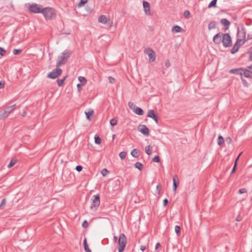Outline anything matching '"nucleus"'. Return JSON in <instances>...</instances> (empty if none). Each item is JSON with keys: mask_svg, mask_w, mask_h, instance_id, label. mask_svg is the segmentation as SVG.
Returning <instances> with one entry per match:
<instances>
[{"mask_svg": "<svg viewBox=\"0 0 252 252\" xmlns=\"http://www.w3.org/2000/svg\"><path fill=\"white\" fill-rule=\"evenodd\" d=\"M71 54L72 52L71 51L67 50L63 51L62 55L58 58L56 66H60L64 64Z\"/></svg>", "mask_w": 252, "mask_h": 252, "instance_id": "f257e3e1", "label": "nucleus"}, {"mask_svg": "<svg viewBox=\"0 0 252 252\" xmlns=\"http://www.w3.org/2000/svg\"><path fill=\"white\" fill-rule=\"evenodd\" d=\"M41 13L46 19H52L56 17L55 10L51 7L43 8Z\"/></svg>", "mask_w": 252, "mask_h": 252, "instance_id": "f03ea898", "label": "nucleus"}, {"mask_svg": "<svg viewBox=\"0 0 252 252\" xmlns=\"http://www.w3.org/2000/svg\"><path fill=\"white\" fill-rule=\"evenodd\" d=\"M118 243L119 244L118 252H123L127 243L126 238L125 234H120Z\"/></svg>", "mask_w": 252, "mask_h": 252, "instance_id": "7ed1b4c3", "label": "nucleus"}, {"mask_svg": "<svg viewBox=\"0 0 252 252\" xmlns=\"http://www.w3.org/2000/svg\"><path fill=\"white\" fill-rule=\"evenodd\" d=\"M222 43L225 48L230 47L232 45V38L228 33H222Z\"/></svg>", "mask_w": 252, "mask_h": 252, "instance_id": "20e7f679", "label": "nucleus"}, {"mask_svg": "<svg viewBox=\"0 0 252 252\" xmlns=\"http://www.w3.org/2000/svg\"><path fill=\"white\" fill-rule=\"evenodd\" d=\"M92 204L90 208L92 210H96L97 207L100 205V195L99 194H96L92 196L91 198Z\"/></svg>", "mask_w": 252, "mask_h": 252, "instance_id": "39448f33", "label": "nucleus"}, {"mask_svg": "<svg viewBox=\"0 0 252 252\" xmlns=\"http://www.w3.org/2000/svg\"><path fill=\"white\" fill-rule=\"evenodd\" d=\"M60 66H56V68L50 72L47 75V77L51 79H56L60 76L63 70L61 68H59Z\"/></svg>", "mask_w": 252, "mask_h": 252, "instance_id": "423d86ee", "label": "nucleus"}, {"mask_svg": "<svg viewBox=\"0 0 252 252\" xmlns=\"http://www.w3.org/2000/svg\"><path fill=\"white\" fill-rule=\"evenodd\" d=\"M29 10L31 12L33 13H41L42 6L36 4V3H32L29 4Z\"/></svg>", "mask_w": 252, "mask_h": 252, "instance_id": "0eeeda50", "label": "nucleus"}, {"mask_svg": "<svg viewBox=\"0 0 252 252\" xmlns=\"http://www.w3.org/2000/svg\"><path fill=\"white\" fill-rule=\"evenodd\" d=\"M237 36L239 37L242 38V39L243 42L242 45L247 41V40H246V32L245 27L243 25L237 28Z\"/></svg>", "mask_w": 252, "mask_h": 252, "instance_id": "6e6552de", "label": "nucleus"}, {"mask_svg": "<svg viewBox=\"0 0 252 252\" xmlns=\"http://www.w3.org/2000/svg\"><path fill=\"white\" fill-rule=\"evenodd\" d=\"M138 130L145 136H148L150 134L149 129L145 125H139L138 126Z\"/></svg>", "mask_w": 252, "mask_h": 252, "instance_id": "1a4fd4ad", "label": "nucleus"}, {"mask_svg": "<svg viewBox=\"0 0 252 252\" xmlns=\"http://www.w3.org/2000/svg\"><path fill=\"white\" fill-rule=\"evenodd\" d=\"M145 52L148 55L150 62H153L155 60L156 53L153 49L149 48Z\"/></svg>", "mask_w": 252, "mask_h": 252, "instance_id": "9d476101", "label": "nucleus"}, {"mask_svg": "<svg viewBox=\"0 0 252 252\" xmlns=\"http://www.w3.org/2000/svg\"><path fill=\"white\" fill-rule=\"evenodd\" d=\"M242 41V39L237 38L236 43H235L233 48L231 49L230 52L231 54H234L238 51L239 49L240 48V44H239V43Z\"/></svg>", "mask_w": 252, "mask_h": 252, "instance_id": "9b49d317", "label": "nucleus"}, {"mask_svg": "<svg viewBox=\"0 0 252 252\" xmlns=\"http://www.w3.org/2000/svg\"><path fill=\"white\" fill-rule=\"evenodd\" d=\"M222 33L221 32H219L214 36L213 40L216 44L219 45L222 42Z\"/></svg>", "mask_w": 252, "mask_h": 252, "instance_id": "f8f14e48", "label": "nucleus"}, {"mask_svg": "<svg viewBox=\"0 0 252 252\" xmlns=\"http://www.w3.org/2000/svg\"><path fill=\"white\" fill-rule=\"evenodd\" d=\"M143 5L144 9V11L145 14L147 15H150V3L146 1H143Z\"/></svg>", "mask_w": 252, "mask_h": 252, "instance_id": "ddd939ff", "label": "nucleus"}, {"mask_svg": "<svg viewBox=\"0 0 252 252\" xmlns=\"http://www.w3.org/2000/svg\"><path fill=\"white\" fill-rule=\"evenodd\" d=\"M179 184V181L178 180V177L177 175H175L173 177V190L174 191H176L178 186Z\"/></svg>", "mask_w": 252, "mask_h": 252, "instance_id": "4468645a", "label": "nucleus"}, {"mask_svg": "<svg viewBox=\"0 0 252 252\" xmlns=\"http://www.w3.org/2000/svg\"><path fill=\"white\" fill-rule=\"evenodd\" d=\"M220 23L224 26L223 29L225 31H226L227 29H228L230 25V22L225 18L221 19L220 20Z\"/></svg>", "mask_w": 252, "mask_h": 252, "instance_id": "2eb2a0df", "label": "nucleus"}, {"mask_svg": "<svg viewBox=\"0 0 252 252\" xmlns=\"http://www.w3.org/2000/svg\"><path fill=\"white\" fill-rule=\"evenodd\" d=\"M242 74H241V77L243 76L247 78H252V74L251 73V71H249L248 69L245 68H243V71H241Z\"/></svg>", "mask_w": 252, "mask_h": 252, "instance_id": "dca6fc26", "label": "nucleus"}, {"mask_svg": "<svg viewBox=\"0 0 252 252\" xmlns=\"http://www.w3.org/2000/svg\"><path fill=\"white\" fill-rule=\"evenodd\" d=\"M242 71H243V67H240L237 68L231 69L229 70L230 73L240 75L242 74Z\"/></svg>", "mask_w": 252, "mask_h": 252, "instance_id": "f3484780", "label": "nucleus"}, {"mask_svg": "<svg viewBox=\"0 0 252 252\" xmlns=\"http://www.w3.org/2000/svg\"><path fill=\"white\" fill-rule=\"evenodd\" d=\"M172 31L173 32L177 33L184 32V30L178 25L174 26L172 28Z\"/></svg>", "mask_w": 252, "mask_h": 252, "instance_id": "a211bd4d", "label": "nucleus"}, {"mask_svg": "<svg viewBox=\"0 0 252 252\" xmlns=\"http://www.w3.org/2000/svg\"><path fill=\"white\" fill-rule=\"evenodd\" d=\"M131 155L133 157L137 158L140 156V151L137 149H134L131 152Z\"/></svg>", "mask_w": 252, "mask_h": 252, "instance_id": "6ab92c4d", "label": "nucleus"}, {"mask_svg": "<svg viewBox=\"0 0 252 252\" xmlns=\"http://www.w3.org/2000/svg\"><path fill=\"white\" fill-rule=\"evenodd\" d=\"M94 113V111L93 110H90L88 112H85L87 119H88L89 121H91L92 120L91 117L93 116Z\"/></svg>", "mask_w": 252, "mask_h": 252, "instance_id": "aec40b11", "label": "nucleus"}, {"mask_svg": "<svg viewBox=\"0 0 252 252\" xmlns=\"http://www.w3.org/2000/svg\"><path fill=\"white\" fill-rule=\"evenodd\" d=\"M134 113L138 115L141 116L143 115L144 111L142 109H141L140 107H137L135 108V109L133 110Z\"/></svg>", "mask_w": 252, "mask_h": 252, "instance_id": "412c9836", "label": "nucleus"}, {"mask_svg": "<svg viewBox=\"0 0 252 252\" xmlns=\"http://www.w3.org/2000/svg\"><path fill=\"white\" fill-rule=\"evenodd\" d=\"M98 20V22L101 23L106 24L107 22V18L106 16L101 15L99 17Z\"/></svg>", "mask_w": 252, "mask_h": 252, "instance_id": "4be33fe9", "label": "nucleus"}, {"mask_svg": "<svg viewBox=\"0 0 252 252\" xmlns=\"http://www.w3.org/2000/svg\"><path fill=\"white\" fill-rule=\"evenodd\" d=\"M83 245L86 252H92V251L89 248L86 238L84 240Z\"/></svg>", "mask_w": 252, "mask_h": 252, "instance_id": "5701e85b", "label": "nucleus"}, {"mask_svg": "<svg viewBox=\"0 0 252 252\" xmlns=\"http://www.w3.org/2000/svg\"><path fill=\"white\" fill-rule=\"evenodd\" d=\"M216 25L217 22L216 21H212L209 24L208 28L209 30L215 29L216 28Z\"/></svg>", "mask_w": 252, "mask_h": 252, "instance_id": "b1692460", "label": "nucleus"}, {"mask_svg": "<svg viewBox=\"0 0 252 252\" xmlns=\"http://www.w3.org/2000/svg\"><path fill=\"white\" fill-rule=\"evenodd\" d=\"M9 114L4 110V112L0 114V120H2L4 121L9 116Z\"/></svg>", "mask_w": 252, "mask_h": 252, "instance_id": "393cba45", "label": "nucleus"}, {"mask_svg": "<svg viewBox=\"0 0 252 252\" xmlns=\"http://www.w3.org/2000/svg\"><path fill=\"white\" fill-rule=\"evenodd\" d=\"M78 80L80 82V84H82L83 85H85L87 83V79L83 76H79L78 77Z\"/></svg>", "mask_w": 252, "mask_h": 252, "instance_id": "a878e982", "label": "nucleus"}, {"mask_svg": "<svg viewBox=\"0 0 252 252\" xmlns=\"http://www.w3.org/2000/svg\"><path fill=\"white\" fill-rule=\"evenodd\" d=\"M67 77V76L66 75V76H64L63 79H58L57 80L58 85L59 87H62L63 86L64 81L66 79Z\"/></svg>", "mask_w": 252, "mask_h": 252, "instance_id": "bb28decb", "label": "nucleus"}, {"mask_svg": "<svg viewBox=\"0 0 252 252\" xmlns=\"http://www.w3.org/2000/svg\"><path fill=\"white\" fill-rule=\"evenodd\" d=\"M224 141H224L223 137L220 135H219L218 140V144L220 146H221L224 143Z\"/></svg>", "mask_w": 252, "mask_h": 252, "instance_id": "cd10ccee", "label": "nucleus"}, {"mask_svg": "<svg viewBox=\"0 0 252 252\" xmlns=\"http://www.w3.org/2000/svg\"><path fill=\"white\" fill-rule=\"evenodd\" d=\"M218 0H212L208 6V8L216 7L217 6V2Z\"/></svg>", "mask_w": 252, "mask_h": 252, "instance_id": "c85d7f7f", "label": "nucleus"}, {"mask_svg": "<svg viewBox=\"0 0 252 252\" xmlns=\"http://www.w3.org/2000/svg\"><path fill=\"white\" fill-rule=\"evenodd\" d=\"M143 166V164L139 162H137L134 164L135 168L139 169L140 171L142 170Z\"/></svg>", "mask_w": 252, "mask_h": 252, "instance_id": "c756f323", "label": "nucleus"}, {"mask_svg": "<svg viewBox=\"0 0 252 252\" xmlns=\"http://www.w3.org/2000/svg\"><path fill=\"white\" fill-rule=\"evenodd\" d=\"M145 152L148 155H151L152 153V149L150 145L147 146L145 148Z\"/></svg>", "mask_w": 252, "mask_h": 252, "instance_id": "7c9ffc66", "label": "nucleus"}, {"mask_svg": "<svg viewBox=\"0 0 252 252\" xmlns=\"http://www.w3.org/2000/svg\"><path fill=\"white\" fill-rule=\"evenodd\" d=\"M156 115L155 111L154 110H149L147 114V117L152 118Z\"/></svg>", "mask_w": 252, "mask_h": 252, "instance_id": "2f4dec72", "label": "nucleus"}, {"mask_svg": "<svg viewBox=\"0 0 252 252\" xmlns=\"http://www.w3.org/2000/svg\"><path fill=\"white\" fill-rule=\"evenodd\" d=\"M94 142L96 144H100L101 142V139L99 136L96 135L94 136Z\"/></svg>", "mask_w": 252, "mask_h": 252, "instance_id": "473e14b6", "label": "nucleus"}, {"mask_svg": "<svg viewBox=\"0 0 252 252\" xmlns=\"http://www.w3.org/2000/svg\"><path fill=\"white\" fill-rule=\"evenodd\" d=\"M175 231L177 236H179L181 233V227L179 225L175 226Z\"/></svg>", "mask_w": 252, "mask_h": 252, "instance_id": "72a5a7b5", "label": "nucleus"}, {"mask_svg": "<svg viewBox=\"0 0 252 252\" xmlns=\"http://www.w3.org/2000/svg\"><path fill=\"white\" fill-rule=\"evenodd\" d=\"M117 119L116 118H113L110 121V125L112 126H114L117 124Z\"/></svg>", "mask_w": 252, "mask_h": 252, "instance_id": "f704fd0d", "label": "nucleus"}, {"mask_svg": "<svg viewBox=\"0 0 252 252\" xmlns=\"http://www.w3.org/2000/svg\"><path fill=\"white\" fill-rule=\"evenodd\" d=\"M88 1V0H81L77 4L78 7H81L84 5Z\"/></svg>", "mask_w": 252, "mask_h": 252, "instance_id": "c9c22d12", "label": "nucleus"}, {"mask_svg": "<svg viewBox=\"0 0 252 252\" xmlns=\"http://www.w3.org/2000/svg\"><path fill=\"white\" fill-rule=\"evenodd\" d=\"M16 163V160L15 159H12L7 166L8 168H11Z\"/></svg>", "mask_w": 252, "mask_h": 252, "instance_id": "e433bc0d", "label": "nucleus"}, {"mask_svg": "<svg viewBox=\"0 0 252 252\" xmlns=\"http://www.w3.org/2000/svg\"><path fill=\"white\" fill-rule=\"evenodd\" d=\"M126 152L124 151L121 152L119 154V156L121 159L122 160L126 158Z\"/></svg>", "mask_w": 252, "mask_h": 252, "instance_id": "4c0bfd02", "label": "nucleus"}, {"mask_svg": "<svg viewBox=\"0 0 252 252\" xmlns=\"http://www.w3.org/2000/svg\"><path fill=\"white\" fill-rule=\"evenodd\" d=\"M128 106L131 109L134 110L137 106L135 105V104L132 102H128Z\"/></svg>", "mask_w": 252, "mask_h": 252, "instance_id": "58836bf2", "label": "nucleus"}, {"mask_svg": "<svg viewBox=\"0 0 252 252\" xmlns=\"http://www.w3.org/2000/svg\"><path fill=\"white\" fill-rule=\"evenodd\" d=\"M22 52V50L21 49H14L13 51V53L15 55H19L20 53H21Z\"/></svg>", "mask_w": 252, "mask_h": 252, "instance_id": "ea45409f", "label": "nucleus"}, {"mask_svg": "<svg viewBox=\"0 0 252 252\" xmlns=\"http://www.w3.org/2000/svg\"><path fill=\"white\" fill-rule=\"evenodd\" d=\"M152 161L155 162H159L160 161V158L158 156H156L152 158Z\"/></svg>", "mask_w": 252, "mask_h": 252, "instance_id": "a19ab883", "label": "nucleus"}, {"mask_svg": "<svg viewBox=\"0 0 252 252\" xmlns=\"http://www.w3.org/2000/svg\"><path fill=\"white\" fill-rule=\"evenodd\" d=\"M184 17L186 18H188L190 17V12L188 10H186L183 14Z\"/></svg>", "mask_w": 252, "mask_h": 252, "instance_id": "79ce46f5", "label": "nucleus"}, {"mask_svg": "<svg viewBox=\"0 0 252 252\" xmlns=\"http://www.w3.org/2000/svg\"><path fill=\"white\" fill-rule=\"evenodd\" d=\"M241 80H242V84L245 87H248L249 85H248V83L247 82V81L243 78V77H241Z\"/></svg>", "mask_w": 252, "mask_h": 252, "instance_id": "37998d69", "label": "nucleus"}, {"mask_svg": "<svg viewBox=\"0 0 252 252\" xmlns=\"http://www.w3.org/2000/svg\"><path fill=\"white\" fill-rule=\"evenodd\" d=\"M108 173L109 171L106 168L103 169L101 171V173L103 176H106Z\"/></svg>", "mask_w": 252, "mask_h": 252, "instance_id": "c03bdc74", "label": "nucleus"}, {"mask_svg": "<svg viewBox=\"0 0 252 252\" xmlns=\"http://www.w3.org/2000/svg\"><path fill=\"white\" fill-rule=\"evenodd\" d=\"M82 226L83 227L86 228L89 227V223L87 220H84V221L82 223Z\"/></svg>", "mask_w": 252, "mask_h": 252, "instance_id": "a18cd8bd", "label": "nucleus"}, {"mask_svg": "<svg viewBox=\"0 0 252 252\" xmlns=\"http://www.w3.org/2000/svg\"><path fill=\"white\" fill-rule=\"evenodd\" d=\"M6 50L2 47H0V55L3 56L5 55Z\"/></svg>", "mask_w": 252, "mask_h": 252, "instance_id": "49530a36", "label": "nucleus"}, {"mask_svg": "<svg viewBox=\"0 0 252 252\" xmlns=\"http://www.w3.org/2000/svg\"><path fill=\"white\" fill-rule=\"evenodd\" d=\"M161 190V187L159 185H158L156 187V192L158 194H159Z\"/></svg>", "mask_w": 252, "mask_h": 252, "instance_id": "de8ad7c7", "label": "nucleus"}, {"mask_svg": "<svg viewBox=\"0 0 252 252\" xmlns=\"http://www.w3.org/2000/svg\"><path fill=\"white\" fill-rule=\"evenodd\" d=\"M6 204V199L3 198L0 204V209H2V206H4Z\"/></svg>", "mask_w": 252, "mask_h": 252, "instance_id": "09e8293b", "label": "nucleus"}, {"mask_svg": "<svg viewBox=\"0 0 252 252\" xmlns=\"http://www.w3.org/2000/svg\"><path fill=\"white\" fill-rule=\"evenodd\" d=\"M108 80H109V82L111 84H114L115 83V78H114L113 77H111V76H109L108 77Z\"/></svg>", "mask_w": 252, "mask_h": 252, "instance_id": "8fccbe9b", "label": "nucleus"}, {"mask_svg": "<svg viewBox=\"0 0 252 252\" xmlns=\"http://www.w3.org/2000/svg\"><path fill=\"white\" fill-rule=\"evenodd\" d=\"M237 164L236 163H234V166H233V167L231 170V174H233L234 173L236 170V168H237Z\"/></svg>", "mask_w": 252, "mask_h": 252, "instance_id": "3c124183", "label": "nucleus"}, {"mask_svg": "<svg viewBox=\"0 0 252 252\" xmlns=\"http://www.w3.org/2000/svg\"><path fill=\"white\" fill-rule=\"evenodd\" d=\"M4 110H5L9 114H10L13 111L12 109L11 108V107H10L9 106L7 107Z\"/></svg>", "mask_w": 252, "mask_h": 252, "instance_id": "603ef678", "label": "nucleus"}, {"mask_svg": "<svg viewBox=\"0 0 252 252\" xmlns=\"http://www.w3.org/2000/svg\"><path fill=\"white\" fill-rule=\"evenodd\" d=\"M247 192V189L245 188H242L239 190L238 193L239 194H242Z\"/></svg>", "mask_w": 252, "mask_h": 252, "instance_id": "864d4df0", "label": "nucleus"}, {"mask_svg": "<svg viewBox=\"0 0 252 252\" xmlns=\"http://www.w3.org/2000/svg\"><path fill=\"white\" fill-rule=\"evenodd\" d=\"M75 169L78 171V172H81L82 169H83V167L81 165H77L76 168H75Z\"/></svg>", "mask_w": 252, "mask_h": 252, "instance_id": "5fc2aeb1", "label": "nucleus"}, {"mask_svg": "<svg viewBox=\"0 0 252 252\" xmlns=\"http://www.w3.org/2000/svg\"><path fill=\"white\" fill-rule=\"evenodd\" d=\"M225 142L229 145L232 142V139L230 137H227L225 139Z\"/></svg>", "mask_w": 252, "mask_h": 252, "instance_id": "6e6d98bb", "label": "nucleus"}, {"mask_svg": "<svg viewBox=\"0 0 252 252\" xmlns=\"http://www.w3.org/2000/svg\"><path fill=\"white\" fill-rule=\"evenodd\" d=\"M152 119H153L155 122L157 123V124H158V117L157 115H156L154 117H153Z\"/></svg>", "mask_w": 252, "mask_h": 252, "instance_id": "4d7b16f0", "label": "nucleus"}, {"mask_svg": "<svg viewBox=\"0 0 252 252\" xmlns=\"http://www.w3.org/2000/svg\"><path fill=\"white\" fill-rule=\"evenodd\" d=\"M83 86V85L80 84H78L77 85V89L79 92H80L82 90V87Z\"/></svg>", "mask_w": 252, "mask_h": 252, "instance_id": "13d9d810", "label": "nucleus"}, {"mask_svg": "<svg viewBox=\"0 0 252 252\" xmlns=\"http://www.w3.org/2000/svg\"><path fill=\"white\" fill-rule=\"evenodd\" d=\"M163 206H165L167 205V204L168 203V200L166 198H165L163 201Z\"/></svg>", "mask_w": 252, "mask_h": 252, "instance_id": "bf43d9fd", "label": "nucleus"}, {"mask_svg": "<svg viewBox=\"0 0 252 252\" xmlns=\"http://www.w3.org/2000/svg\"><path fill=\"white\" fill-rule=\"evenodd\" d=\"M249 53L250 54L249 57V60L250 61H252V51H249Z\"/></svg>", "mask_w": 252, "mask_h": 252, "instance_id": "052dcab7", "label": "nucleus"}, {"mask_svg": "<svg viewBox=\"0 0 252 252\" xmlns=\"http://www.w3.org/2000/svg\"><path fill=\"white\" fill-rule=\"evenodd\" d=\"M252 39V33H249L247 35V38L246 39V40H247V41L249 39Z\"/></svg>", "mask_w": 252, "mask_h": 252, "instance_id": "680f3d73", "label": "nucleus"}, {"mask_svg": "<svg viewBox=\"0 0 252 252\" xmlns=\"http://www.w3.org/2000/svg\"><path fill=\"white\" fill-rule=\"evenodd\" d=\"M247 69H248L249 71H251V73L252 74V64L251 65L248 66Z\"/></svg>", "mask_w": 252, "mask_h": 252, "instance_id": "e2e57ef3", "label": "nucleus"}, {"mask_svg": "<svg viewBox=\"0 0 252 252\" xmlns=\"http://www.w3.org/2000/svg\"><path fill=\"white\" fill-rule=\"evenodd\" d=\"M4 86V82L0 81V89L3 88Z\"/></svg>", "mask_w": 252, "mask_h": 252, "instance_id": "0e129e2a", "label": "nucleus"}, {"mask_svg": "<svg viewBox=\"0 0 252 252\" xmlns=\"http://www.w3.org/2000/svg\"><path fill=\"white\" fill-rule=\"evenodd\" d=\"M146 249V247L145 246H141L140 247V250L144 252Z\"/></svg>", "mask_w": 252, "mask_h": 252, "instance_id": "69168bd1", "label": "nucleus"}, {"mask_svg": "<svg viewBox=\"0 0 252 252\" xmlns=\"http://www.w3.org/2000/svg\"><path fill=\"white\" fill-rule=\"evenodd\" d=\"M160 246H161V245L159 243H157V244L156 245L155 249L156 250L158 249Z\"/></svg>", "mask_w": 252, "mask_h": 252, "instance_id": "338daca9", "label": "nucleus"}, {"mask_svg": "<svg viewBox=\"0 0 252 252\" xmlns=\"http://www.w3.org/2000/svg\"><path fill=\"white\" fill-rule=\"evenodd\" d=\"M242 220L241 217L238 216L236 218V220L237 221H240Z\"/></svg>", "mask_w": 252, "mask_h": 252, "instance_id": "774afa93", "label": "nucleus"}]
</instances>
